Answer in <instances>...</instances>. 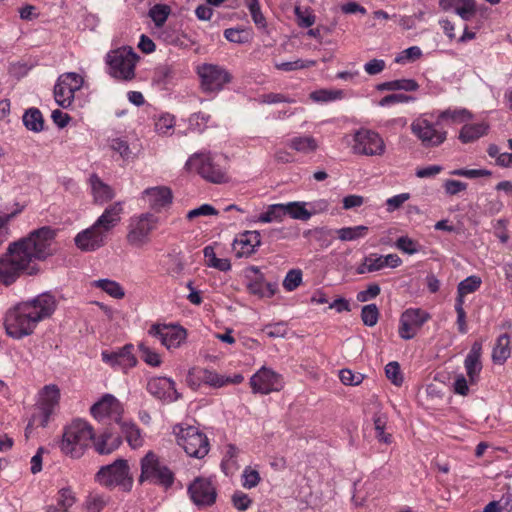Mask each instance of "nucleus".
I'll return each mask as SVG.
<instances>
[{
	"mask_svg": "<svg viewBox=\"0 0 512 512\" xmlns=\"http://www.w3.org/2000/svg\"><path fill=\"white\" fill-rule=\"evenodd\" d=\"M123 212L124 202H114L105 208L94 224L109 235V233L120 223Z\"/></svg>",
	"mask_w": 512,
	"mask_h": 512,
	"instance_id": "nucleus-27",
	"label": "nucleus"
},
{
	"mask_svg": "<svg viewBox=\"0 0 512 512\" xmlns=\"http://www.w3.org/2000/svg\"><path fill=\"white\" fill-rule=\"evenodd\" d=\"M421 56V49L418 46H411L403 50L401 53H399L395 58V62L399 64H405L408 62L415 61L419 59Z\"/></svg>",
	"mask_w": 512,
	"mask_h": 512,
	"instance_id": "nucleus-57",
	"label": "nucleus"
},
{
	"mask_svg": "<svg viewBox=\"0 0 512 512\" xmlns=\"http://www.w3.org/2000/svg\"><path fill=\"white\" fill-rule=\"evenodd\" d=\"M23 304L38 324L53 315L57 307V300L53 294L45 292L24 301Z\"/></svg>",
	"mask_w": 512,
	"mask_h": 512,
	"instance_id": "nucleus-21",
	"label": "nucleus"
},
{
	"mask_svg": "<svg viewBox=\"0 0 512 512\" xmlns=\"http://www.w3.org/2000/svg\"><path fill=\"white\" fill-rule=\"evenodd\" d=\"M368 227L364 225H358L353 227H343L336 230V234L341 241H355L364 238L368 233Z\"/></svg>",
	"mask_w": 512,
	"mask_h": 512,
	"instance_id": "nucleus-43",
	"label": "nucleus"
},
{
	"mask_svg": "<svg viewBox=\"0 0 512 512\" xmlns=\"http://www.w3.org/2000/svg\"><path fill=\"white\" fill-rule=\"evenodd\" d=\"M410 128L426 148L438 147L447 138V131L435 111L420 114L411 122Z\"/></svg>",
	"mask_w": 512,
	"mask_h": 512,
	"instance_id": "nucleus-4",
	"label": "nucleus"
},
{
	"mask_svg": "<svg viewBox=\"0 0 512 512\" xmlns=\"http://www.w3.org/2000/svg\"><path fill=\"white\" fill-rule=\"evenodd\" d=\"M339 378L344 385L356 386L362 383L364 376L361 373H354L350 369H342Z\"/></svg>",
	"mask_w": 512,
	"mask_h": 512,
	"instance_id": "nucleus-62",
	"label": "nucleus"
},
{
	"mask_svg": "<svg viewBox=\"0 0 512 512\" xmlns=\"http://www.w3.org/2000/svg\"><path fill=\"white\" fill-rule=\"evenodd\" d=\"M91 444L98 454L109 455L121 446L122 438L119 434L113 433L110 429H105L98 435L94 433Z\"/></svg>",
	"mask_w": 512,
	"mask_h": 512,
	"instance_id": "nucleus-28",
	"label": "nucleus"
},
{
	"mask_svg": "<svg viewBox=\"0 0 512 512\" xmlns=\"http://www.w3.org/2000/svg\"><path fill=\"white\" fill-rule=\"evenodd\" d=\"M133 346L128 344L115 351H102V361L110 365L114 369H119L127 372L134 367L137 363L136 357L133 354Z\"/></svg>",
	"mask_w": 512,
	"mask_h": 512,
	"instance_id": "nucleus-23",
	"label": "nucleus"
},
{
	"mask_svg": "<svg viewBox=\"0 0 512 512\" xmlns=\"http://www.w3.org/2000/svg\"><path fill=\"white\" fill-rule=\"evenodd\" d=\"M60 400V390L56 385L44 386L38 393L35 411L26 430L33 425L45 427L55 413Z\"/></svg>",
	"mask_w": 512,
	"mask_h": 512,
	"instance_id": "nucleus-8",
	"label": "nucleus"
},
{
	"mask_svg": "<svg viewBox=\"0 0 512 512\" xmlns=\"http://www.w3.org/2000/svg\"><path fill=\"white\" fill-rule=\"evenodd\" d=\"M429 319L430 314L421 308L404 310L399 318V337L403 340L413 339Z\"/></svg>",
	"mask_w": 512,
	"mask_h": 512,
	"instance_id": "nucleus-17",
	"label": "nucleus"
},
{
	"mask_svg": "<svg viewBox=\"0 0 512 512\" xmlns=\"http://www.w3.org/2000/svg\"><path fill=\"white\" fill-rule=\"evenodd\" d=\"M246 6L251 14L252 20L255 25L264 29L266 27V19L261 12L260 4L258 0H246Z\"/></svg>",
	"mask_w": 512,
	"mask_h": 512,
	"instance_id": "nucleus-50",
	"label": "nucleus"
},
{
	"mask_svg": "<svg viewBox=\"0 0 512 512\" xmlns=\"http://www.w3.org/2000/svg\"><path fill=\"white\" fill-rule=\"evenodd\" d=\"M512 509V498L511 495H504L498 501L489 502L483 509V512H503L510 511Z\"/></svg>",
	"mask_w": 512,
	"mask_h": 512,
	"instance_id": "nucleus-53",
	"label": "nucleus"
},
{
	"mask_svg": "<svg viewBox=\"0 0 512 512\" xmlns=\"http://www.w3.org/2000/svg\"><path fill=\"white\" fill-rule=\"evenodd\" d=\"M295 16L297 19V23L302 28L311 27L315 23V15L313 11L306 7L301 8L300 6L295 7Z\"/></svg>",
	"mask_w": 512,
	"mask_h": 512,
	"instance_id": "nucleus-52",
	"label": "nucleus"
},
{
	"mask_svg": "<svg viewBox=\"0 0 512 512\" xmlns=\"http://www.w3.org/2000/svg\"><path fill=\"white\" fill-rule=\"evenodd\" d=\"M107 239L108 235L93 223L89 228L80 231L74 242L81 251L91 252L103 247Z\"/></svg>",
	"mask_w": 512,
	"mask_h": 512,
	"instance_id": "nucleus-22",
	"label": "nucleus"
},
{
	"mask_svg": "<svg viewBox=\"0 0 512 512\" xmlns=\"http://www.w3.org/2000/svg\"><path fill=\"white\" fill-rule=\"evenodd\" d=\"M158 217L150 212L130 217L126 241L133 248H142L150 243L152 233L157 229Z\"/></svg>",
	"mask_w": 512,
	"mask_h": 512,
	"instance_id": "nucleus-5",
	"label": "nucleus"
},
{
	"mask_svg": "<svg viewBox=\"0 0 512 512\" xmlns=\"http://www.w3.org/2000/svg\"><path fill=\"white\" fill-rule=\"evenodd\" d=\"M76 501L74 493L70 488H62L58 493L57 505L66 512Z\"/></svg>",
	"mask_w": 512,
	"mask_h": 512,
	"instance_id": "nucleus-61",
	"label": "nucleus"
},
{
	"mask_svg": "<svg viewBox=\"0 0 512 512\" xmlns=\"http://www.w3.org/2000/svg\"><path fill=\"white\" fill-rule=\"evenodd\" d=\"M385 374L386 377L391 381L395 386H401L403 383V374L400 369V365L396 361L389 362L385 366Z\"/></svg>",
	"mask_w": 512,
	"mask_h": 512,
	"instance_id": "nucleus-56",
	"label": "nucleus"
},
{
	"mask_svg": "<svg viewBox=\"0 0 512 512\" xmlns=\"http://www.w3.org/2000/svg\"><path fill=\"white\" fill-rule=\"evenodd\" d=\"M481 350V344L475 342L464 360V367L471 385L476 384L480 377L482 370Z\"/></svg>",
	"mask_w": 512,
	"mask_h": 512,
	"instance_id": "nucleus-29",
	"label": "nucleus"
},
{
	"mask_svg": "<svg viewBox=\"0 0 512 512\" xmlns=\"http://www.w3.org/2000/svg\"><path fill=\"white\" fill-rule=\"evenodd\" d=\"M91 287L100 289L101 291L105 292L107 295L114 299H122L125 297V290L121 286L120 283H118L115 280L111 279H98L94 280L90 283Z\"/></svg>",
	"mask_w": 512,
	"mask_h": 512,
	"instance_id": "nucleus-39",
	"label": "nucleus"
},
{
	"mask_svg": "<svg viewBox=\"0 0 512 512\" xmlns=\"http://www.w3.org/2000/svg\"><path fill=\"white\" fill-rule=\"evenodd\" d=\"M94 437V428L82 419H75L63 429L59 448L63 454L70 458H81L91 445Z\"/></svg>",
	"mask_w": 512,
	"mask_h": 512,
	"instance_id": "nucleus-2",
	"label": "nucleus"
},
{
	"mask_svg": "<svg viewBox=\"0 0 512 512\" xmlns=\"http://www.w3.org/2000/svg\"><path fill=\"white\" fill-rule=\"evenodd\" d=\"M488 124L485 122L465 124L459 133V139L462 143L473 142L484 136L488 131Z\"/></svg>",
	"mask_w": 512,
	"mask_h": 512,
	"instance_id": "nucleus-37",
	"label": "nucleus"
},
{
	"mask_svg": "<svg viewBox=\"0 0 512 512\" xmlns=\"http://www.w3.org/2000/svg\"><path fill=\"white\" fill-rule=\"evenodd\" d=\"M218 211L210 204H202L201 206L188 211L186 218L189 220L201 217V216H216Z\"/></svg>",
	"mask_w": 512,
	"mask_h": 512,
	"instance_id": "nucleus-63",
	"label": "nucleus"
},
{
	"mask_svg": "<svg viewBox=\"0 0 512 512\" xmlns=\"http://www.w3.org/2000/svg\"><path fill=\"white\" fill-rule=\"evenodd\" d=\"M140 482L148 481L166 488L174 482V474L171 469L153 451H148L140 461Z\"/></svg>",
	"mask_w": 512,
	"mask_h": 512,
	"instance_id": "nucleus-6",
	"label": "nucleus"
},
{
	"mask_svg": "<svg viewBox=\"0 0 512 512\" xmlns=\"http://www.w3.org/2000/svg\"><path fill=\"white\" fill-rule=\"evenodd\" d=\"M250 386L254 393L266 395L280 391L284 386V381L280 374L263 366L250 378Z\"/></svg>",
	"mask_w": 512,
	"mask_h": 512,
	"instance_id": "nucleus-19",
	"label": "nucleus"
},
{
	"mask_svg": "<svg viewBox=\"0 0 512 512\" xmlns=\"http://www.w3.org/2000/svg\"><path fill=\"white\" fill-rule=\"evenodd\" d=\"M450 175L465 177V178H469V179H475V178H479V177L490 176L491 172L486 169H464V168H461V169H455V170L450 171Z\"/></svg>",
	"mask_w": 512,
	"mask_h": 512,
	"instance_id": "nucleus-60",
	"label": "nucleus"
},
{
	"mask_svg": "<svg viewBox=\"0 0 512 512\" xmlns=\"http://www.w3.org/2000/svg\"><path fill=\"white\" fill-rule=\"evenodd\" d=\"M175 126V118L171 114L160 115L155 122V130L160 135H171Z\"/></svg>",
	"mask_w": 512,
	"mask_h": 512,
	"instance_id": "nucleus-47",
	"label": "nucleus"
},
{
	"mask_svg": "<svg viewBox=\"0 0 512 512\" xmlns=\"http://www.w3.org/2000/svg\"><path fill=\"white\" fill-rule=\"evenodd\" d=\"M143 199L154 212H161L170 207L173 201L172 190L164 185L146 188L142 194Z\"/></svg>",
	"mask_w": 512,
	"mask_h": 512,
	"instance_id": "nucleus-24",
	"label": "nucleus"
},
{
	"mask_svg": "<svg viewBox=\"0 0 512 512\" xmlns=\"http://www.w3.org/2000/svg\"><path fill=\"white\" fill-rule=\"evenodd\" d=\"M147 390L155 397L167 402H174L180 398L175 382L168 377H155L148 381Z\"/></svg>",
	"mask_w": 512,
	"mask_h": 512,
	"instance_id": "nucleus-25",
	"label": "nucleus"
},
{
	"mask_svg": "<svg viewBox=\"0 0 512 512\" xmlns=\"http://www.w3.org/2000/svg\"><path fill=\"white\" fill-rule=\"evenodd\" d=\"M89 184L96 203L103 204L114 198L113 188L104 183L98 175L92 174L89 178Z\"/></svg>",
	"mask_w": 512,
	"mask_h": 512,
	"instance_id": "nucleus-31",
	"label": "nucleus"
},
{
	"mask_svg": "<svg viewBox=\"0 0 512 512\" xmlns=\"http://www.w3.org/2000/svg\"><path fill=\"white\" fill-rule=\"evenodd\" d=\"M90 413L98 422L120 424L124 407L114 395L107 393L91 406Z\"/></svg>",
	"mask_w": 512,
	"mask_h": 512,
	"instance_id": "nucleus-16",
	"label": "nucleus"
},
{
	"mask_svg": "<svg viewBox=\"0 0 512 512\" xmlns=\"http://www.w3.org/2000/svg\"><path fill=\"white\" fill-rule=\"evenodd\" d=\"M395 247L408 255H413L420 251L419 243L408 236L399 237L395 242Z\"/></svg>",
	"mask_w": 512,
	"mask_h": 512,
	"instance_id": "nucleus-51",
	"label": "nucleus"
},
{
	"mask_svg": "<svg viewBox=\"0 0 512 512\" xmlns=\"http://www.w3.org/2000/svg\"><path fill=\"white\" fill-rule=\"evenodd\" d=\"M55 231L41 227L26 238L9 245L7 253L0 258V283L10 285L22 274L34 275L39 271L37 261L53 254Z\"/></svg>",
	"mask_w": 512,
	"mask_h": 512,
	"instance_id": "nucleus-1",
	"label": "nucleus"
},
{
	"mask_svg": "<svg viewBox=\"0 0 512 512\" xmlns=\"http://www.w3.org/2000/svg\"><path fill=\"white\" fill-rule=\"evenodd\" d=\"M142 359L150 366L157 367L161 364L160 355L149 347L141 344L139 346Z\"/></svg>",
	"mask_w": 512,
	"mask_h": 512,
	"instance_id": "nucleus-64",
	"label": "nucleus"
},
{
	"mask_svg": "<svg viewBox=\"0 0 512 512\" xmlns=\"http://www.w3.org/2000/svg\"><path fill=\"white\" fill-rule=\"evenodd\" d=\"M314 65H315V61H313V60L297 59L295 61L276 63L275 67L278 70H282V71H294V70H299V69H303V68H308V67H311Z\"/></svg>",
	"mask_w": 512,
	"mask_h": 512,
	"instance_id": "nucleus-58",
	"label": "nucleus"
},
{
	"mask_svg": "<svg viewBox=\"0 0 512 512\" xmlns=\"http://www.w3.org/2000/svg\"><path fill=\"white\" fill-rule=\"evenodd\" d=\"M177 443L190 457L201 459L209 452V442L205 434L194 426L177 425L173 428Z\"/></svg>",
	"mask_w": 512,
	"mask_h": 512,
	"instance_id": "nucleus-10",
	"label": "nucleus"
},
{
	"mask_svg": "<svg viewBox=\"0 0 512 512\" xmlns=\"http://www.w3.org/2000/svg\"><path fill=\"white\" fill-rule=\"evenodd\" d=\"M284 209L283 203L269 205L264 212L251 217L249 221L251 223L281 222L285 217Z\"/></svg>",
	"mask_w": 512,
	"mask_h": 512,
	"instance_id": "nucleus-34",
	"label": "nucleus"
},
{
	"mask_svg": "<svg viewBox=\"0 0 512 512\" xmlns=\"http://www.w3.org/2000/svg\"><path fill=\"white\" fill-rule=\"evenodd\" d=\"M200 87L204 93L217 94L231 80L226 69L219 65L204 63L197 67Z\"/></svg>",
	"mask_w": 512,
	"mask_h": 512,
	"instance_id": "nucleus-13",
	"label": "nucleus"
},
{
	"mask_svg": "<svg viewBox=\"0 0 512 512\" xmlns=\"http://www.w3.org/2000/svg\"><path fill=\"white\" fill-rule=\"evenodd\" d=\"M384 269L383 255L370 253L366 255L356 268L357 274L363 275Z\"/></svg>",
	"mask_w": 512,
	"mask_h": 512,
	"instance_id": "nucleus-38",
	"label": "nucleus"
},
{
	"mask_svg": "<svg viewBox=\"0 0 512 512\" xmlns=\"http://www.w3.org/2000/svg\"><path fill=\"white\" fill-rule=\"evenodd\" d=\"M482 280L479 276L471 275L462 280L457 287L458 294H471L477 291L481 286Z\"/></svg>",
	"mask_w": 512,
	"mask_h": 512,
	"instance_id": "nucleus-48",
	"label": "nucleus"
},
{
	"mask_svg": "<svg viewBox=\"0 0 512 512\" xmlns=\"http://www.w3.org/2000/svg\"><path fill=\"white\" fill-rule=\"evenodd\" d=\"M96 481L105 487L121 486L123 489H130L132 478L129 475L128 462L117 459L112 464L101 467L96 474Z\"/></svg>",
	"mask_w": 512,
	"mask_h": 512,
	"instance_id": "nucleus-12",
	"label": "nucleus"
},
{
	"mask_svg": "<svg viewBox=\"0 0 512 512\" xmlns=\"http://www.w3.org/2000/svg\"><path fill=\"white\" fill-rule=\"evenodd\" d=\"M441 123L461 124L471 119V113L464 108H448L443 111H435Z\"/></svg>",
	"mask_w": 512,
	"mask_h": 512,
	"instance_id": "nucleus-36",
	"label": "nucleus"
},
{
	"mask_svg": "<svg viewBox=\"0 0 512 512\" xmlns=\"http://www.w3.org/2000/svg\"><path fill=\"white\" fill-rule=\"evenodd\" d=\"M510 356V339L507 334L500 335L493 348L492 359L495 363L503 364Z\"/></svg>",
	"mask_w": 512,
	"mask_h": 512,
	"instance_id": "nucleus-40",
	"label": "nucleus"
},
{
	"mask_svg": "<svg viewBox=\"0 0 512 512\" xmlns=\"http://www.w3.org/2000/svg\"><path fill=\"white\" fill-rule=\"evenodd\" d=\"M148 334L169 350L179 348L187 338L186 330L179 325L153 324Z\"/></svg>",
	"mask_w": 512,
	"mask_h": 512,
	"instance_id": "nucleus-20",
	"label": "nucleus"
},
{
	"mask_svg": "<svg viewBox=\"0 0 512 512\" xmlns=\"http://www.w3.org/2000/svg\"><path fill=\"white\" fill-rule=\"evenodd\" d=\"M288 146L298 153L311 154L319 148V141L312 135H298L289 139Z\"/></svg>",
	"mask_w": 512,
	"mask_h": 512,
	"instance_id": "nucleus-32",
	"label": "nucleus"
},
{
	"mask_svg": "<svg viewBox=\"0 0 512 512\" xmlns=\"http://www.w3.org/2000/svg\"><path fill=\"white\" fill-rule=\"evenodd\" d=\"M192 502L198 507L211 506L216 502L217 489L213 477H198L188 486Z\"/></svg>",
	"mask_w": 512,
	"mask_h": 512,
	"instance_id": "nucleus-18",
	"label": "nucleus"
},
{
	"mask_svg": "<svg viewBox=\"0 0 512 512\" xmlns=\"http://www.w3.org/2000/svg\"><path fill=\"white\" fill-rule=\"evenodd\" d=\"M205 262L208 267L217 269L222 272L229 271L231 269V263L227 258H218L212 246H206L203 249Z\"/></svg>",
	"mask_w": 512,
	"mask_h": 512,
	"instance_id": "nucleus-41",
	"label": "nucleus"
},
{
	"mask_svg": "<svg viewBox=\"0 0 512 512\" xmlns=\"http://www.w3.org/2000/svg\"><path fill=\"white\" fill-rule=\"evenodd\" d=\"M344 97L345 93L341 89H319L310 94V98L317 103H328Z\"/></svg>",
	"mask_w": 512,
	"mask_h": 512,
	"instance_id": "nucleus-44",
	"label": "nucleus"
},
{
	"mask_svg": "<svg viewBox=\"0 0 512 512\" xmlns=\"http://www.w3.org/2000/svg\"><path fill=\"white\" fill-rule=\"evenodd\" d=\"M118 425L120 426L128 445L132 449H138L143 446L144 437L140 428L135 423L122 420Z\"/></svg>",
	"mask_w": 512,
	"mask_h": 512,
	"instance_id": "nucleus-33",
	"label": "nucleus"
},
{
	"mask_svg": "<svg viewBox=\"0 0 512 512\" xmlns=\"http://www.w3.org/2000/svg\"><path fill=\"white\" fill-rule=\"evenodd\" d=\"M138 56L131 47H121L106 55L108 73L120 80H131L135 76Z\"/></svg>",
	"mask_w": 512,
	"mask_h": 512,
	"instance_id": "nucleus-9",
	"label": "nucleus"
},
{
	"mask_svg": "<svg viewBox=\"0 0 512 512\" xmlns=\"http://www.w3.org/2000/svg\"><path fill=\"white\" fill-rule=\"evenodd\" d=\"M284 204L285 216L289 215L292 219L307 221L310 219L306 202L295 201Z\"/></svg>",
	"mask_w": 512,
	"mask_h": 512,
	"instance_id": "nucleus-42",
	"label": "nucleus"
},
{
	"mask_svg": "<svg viewBox=\"0 0 512 512\" xmlns=\"http://www.w3.org/2000/svg\"><path fill=\"white\" fill-rule=\"evenodd\" d=\"M225 159L218 154L210 152L195 153L186 162V168L190 172L199 174L203 179L215 184L228 181Z\"/></svg>",
	"mask_w": 512,
	"mask_h": 512,
	"instance_id": "nucleus-3",
	"label": "nucleus"
},
{
	"mask_svg": "<svg viewBox=\"0 0 512 512\" xmlns=\"http://www.w3.org/2000/svg\"><path fill=\"white\" fill-rule=\"evenodd\" d=\"M361 319L364 325L373 327L379 319V310L375 304L365 305L361 310Z\"/></svg>",
	"mask_w": 512,
	"mask_h": 512,
	"instance_id": "nucleus-54",
	"label": "nucleus"
},
{
	"mask_svg": "<svg viewBox=\"0 0 512 512\" xmlns=\"http://www.w3.org/2000/svg\"><path fill=\"white\" fill-rule=\"evenodd\" d=\"M386 417L382 415H376L374 416V428L376 431V438L385 444H390L392 442V436L391 434L385 433V427H386Z\"/></svg>",
	"mask_w": 512,
	"mask_h": 512,
	"instance_id": "nucleus-55",
	"label": "nucleus"
},
{
	"mask_svg": "<svg viewBox=\"0 0 512 512\" xmlns=\"http://www.w3.org/2000/svg\"><path fill=\"white\" fill-rule=\"evenodd\" d=\"M171 9L165 4H156L149 10V17L152 19L156 27H162L170 15Z\"/></svg>",
	"mask_w": 512,
	"mask_h": 512,
	"instance_id": "nucleus-46",
	"label": "nucleus"
},
{
	"mask_svg": "<svg viewBox=\"0 0 512 512\" xmlns=\"http://www.w3.org/2000/svg\"><path fill=\"white\" fill-rule=\"evenodd\" d=\"M110 149L117 153L123 161H133L139 155L141 147H130L123 138H114L110 141Z\"/></svg>",
	"mask_w": 512,
	"mask_h": 512,
	"instance_id": "nucleus-35",
	"label": "nucleus"
},
{
	"mask_svg": "<svg viewBox=\"0 0 512 512\" xmlns=\"http://www.w3.org/2000/svg\"><path fill=\"white\" fill-rule=\"evenodd\" d=\"M349 145L354 154L362 156H382L386 151L383 137L377 131L366 127L353 131Z\"/></svg>",
	"mask_w": 512,
	"mask_h": 512,
	"instance_id": "nucleus-7",
	"label": "nucleus"
},
{
	"mask_svg": "<svg viewBox=\"0 0 512 512\" xmlns=\"http://www.w3.org/2000/svg\"><path fill=\"white\" fill-rule=\"evenodd\" d=\"M23 123L28 130L40 132L44 121L41 112L36 108H30L23 115Z\"/></svg>",
	"mask_w": 512,
	"mask_h": 512,
	"instance_id": "nucleus-45",
	"label": "nucleus"
},
{
	"mask_svg": "<svg viewBox=\"0 0 512 512\" xmlns=\"http://www.w3.org/2000/svg\"><path fill=\"white\" fill-rule=\"evenodd\" d=\"M263 332L270 338L285 337L288 333V327L285 322H277L266 325Z\"/></svg>",
	"mask_w": 512,
	"mask_h": 512,
	"instance_id": "nucleus-59",
	"label": "nucleus"
},
{
	"mask_svg": "<svg viewBox=\"0 0 512 512\" xmlns=\"http://www.w3.org/2000/svg\"><path fill=\"white\" fill-rule=\"evenodd\" d=\"M260 244L261 236L258 231H245L234 239L232 248L236 257L242 258L252 255Z\"/></svg>",
	"mask_w": 512,
	"mask_h": 512,
	"instance_id": "nucleus-26",
	"label": "nucleus"
},
{
	"mask_svg": "<svg viewBox=\"0 0 512 512\" xmlns=\"http://www.w3.org/2000/svg\"><path fill=\"white\" fill-rule=\"evenodd\" d=\"M443 11H453L463 20L468 21L476 14L475 0H439Z\"/></svg>",
	"mask_w": 512,
	"mask_h": 512,
	"instance_id": "nucleus-30",
	"label": "nucleus"
},
{
	"mask_svg": "<svg viewBox=\"0 0 512 512\" xmlns=\"http://www.w3.org/2000/svg\"><path fill=\"white\" fill-rule=\"evenodd\" d=\"M243 380L244 377L241 374L230 377L204 368H193L187 375V383L193 389L199 388L202 384L213 388H221L228 384H239Z\"/></svg>",
	"mask_w": 512,
	"mask_h": 512,
	"instance_id": "nucleus-14",
	"label": "nucleus"
},
{
	"mask_svg": "<svg viewBox=\"0 0 512 512\" xmlns=\"http://www.w3.org/2000/svg\"><path fill=\"white\" fill-rule=\"evenodd\" d=\"M302 283V271L300 269H291L287 272L283 280V288L287 292L296 290Z\"/></svg>",
	"mask_w": 512,
	"mask_h": 512,
	"instance_id": "nucleus-49",
	"label": "nucleus"
},
{
	"mask_svg": "<svg viewBox=\"0 0 512 512\" xmlns=\"http://www.w3.org/2000/svg\"><path fill=\"white\" fill-rule=\"evenodd\" d=\"M84 79L75 72L60 75L54 86V99L56 103L66 109L69 108L75 98V93L83 86Z\"/></svg>",
	"mask_w": 512,
	"mask_h": 512,
	"instance_id": "nucleus-15",
	"label": "nucleus"
},
{
	"mask_svg": "<svg viewBox=\"0 0 512 512\" xmlns=\"http://www.w3.org/2000/svg\"><path fill=\"white\" fill-rule=\"evenodd\" d=\"M6 333L14 338L21 339L33 333L37 323L28 312L23 302L8 310L4 321Z\"/></svg>",
	"mask_w": 512,
	"mask_h": 512,
	"instance_id": "nucleus-11",
	"label": "nucleus"
}]
</instances>
